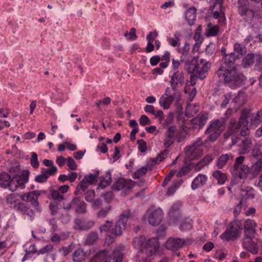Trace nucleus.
<instances>
[{
    "label": "nucleus",
    "instance_id": "774afa93",
    "mask_svg": "<svg viewBox=\"0 0 262 262\" xmlns=\"http://www.w3.org/2000/svg\"><path fill=\"white\" fill-rule=\"evenodd\" d=\"M252 169L255 172H258L262 169V158L259 159L258 161L253 165Z\"/></svg>",
    "mask_w": 262,
    "mask_h": 262
},
{
    "label": "nucleus",
    "instance_id": "c85d7f7f",
    "mask_svg": "<svg viewBox=\"0 0 262 262\" xmlns=\"http://www.w3.org/2000/svg\"><path fill=\"white\" fill-rule=\"evenodd\" d=\"M214 159L212 155H206L199 162L197 163L195 166L194 170L195 171H200L205 166L208 165Z\"/></svg>",
    "mask_w": 262,
    "mask_h": 262
},
{
    "label": "nucleus",
    "instance_id": "a18cd8bd",
    "mask_svg": "<svg viewBox=\"0 0 262 262\" xmlns=\"http://www.w3.org/2000/svg\"><path fill=\"white\" fill-rule=\"evenodd\" d=\"M123 256L124 254L121 251L119 250L114 251L112 253L113 262H122Z\"/></svg>",
    "mask_w": 262,
    "mask_h": 262
},
{
    "label": "nucleus",
    "instance_id": "a19ab883",
    "mask_svg": "<svg viewBox=\"0 0 262 262\" xmlns=\"http://www.w3.org/2000/svg\"><path fill=\"white\" fill-rule=\"evenodd\" d=\"M254 54L253 53L248 54L242 60L243 64L244 67H247L254 63Z\"/></svg>",
    "mask_w": 262,
    "mask_h": 262
},
{
    "label": "nucleus",
    "instance_id": "aec40b11",
    "mask_svg": "<svg viewBox=\"0 0 262 262\" xmlns=\"http://www.w3.org/2000/svg\"><path fill=\"white\" fill-rule=\"evenodd\" d=\"M207 119V115L200 114L191 120L192 127L194 128H198L199 129L202 128L205 125Z\"/></svg>",
    "mask_w": 262,
    "mask_h": 262
},
{
    "label": "nucleus",
    "instance_id": "473e14b6",
    "mask_svg": "<svg viewBox=\"0 0 262 262\" xmlns=\"http://www.w3.org/2000/svg\"><path fill=\"white\" fill-rule=\"evenodd\" d=\"M243 245L245 249L253 254H256L258 252V247L252 239L250 241H244Z\"/></svg>",
    "mask_w": 262,
    "mask_h": 262
},
{
    "label": "nucleus",
    "instance_id": "c03bdc74",
    "mask_svg": "<svg viewBox=\"0 0 262 262\" xmlns=\"http://www.w3.org/2000/svg\"><path fill=\"white\" fill-rule=\"evenodd\" d=\"M252 155L253 157L262 156V143L255 144L252 150Z\"/></svg>",
    "mask_w": 262,
    "mask_h": 262
},
{
    "label": "nucleus",
    "instance_id": "5701e85b",
    "mask_svg": "<svg viewBox=\"0 0 262 262\" xmlns=\"http://www.w3.org/2000/svg\"><path fill=\"white\" fill-rule=\"evenodd\" d=\"M20 202L19 196L16 193H11L8 195L6 198V204L9 207L14 210Z\"/></svg>",
    "mask_w": 262,
    "mask_h": 262
},
{
    "label": "nucleus",
    "instance_id": "9b49d317",
    "mask_svg": "<svg viewBox=\"0 0 262 262\" xmlns=\"http://www.w3.org/2000/svg\"><path fill=\"white\" fill-rule=\"evenodd\" d=\"M146 215L149 224L153 226L159 225L163 217V211L159 208H149L146 213Z\"/></svg>",
    "mask_w": 262,
    "mask_h": 262
},
{
    "label": "nucleus",
    "instance_id": "412c9836",
    "mask_svg": "<svg viewBox=\"0 0 262 262\" xmlns=\"http://www.w3.org/2000/svg\"><path fill=\"white\" fill-rule=\"evenodd\" d=\"M14 210L16 211L23 214H27L31 219L34 217V212L33 210L31 209L27 205L21 202H19Z\"/></svg>",
    "mask_w": 262,
    "mask_h": 262
},
{
    "label": "nucleus",
    "instance_id": "dca6fc26",
    "mask_svg": "<svg viewBox=\"0 0 262 262\" xmlns=\"http://www.w3.org/2000/svg\"><path fill=\"white\" fill-rule=\"evenodd\" d=\"M185 244V241L181 238H169L165 244V247L168 250L177 251Z\"/></svg>",
    "mask_w": 262,
    "mask_h": 262
},
{
    "label": "nucleus",
    "instance_id": "58836bf2",
    "mask_svg": "<svg viewBox=\"0 0 262 262\" xmlns=\"http://www.w3.org/2000/svg\"><path fill=\"white\" fill-rule=\"evenodd\" d=\"M212 176L217 180L218 183L223 184L227 179V176L225 173L220 170H215L212 174Z\"/></svg>",
    "mask_w": 262,
    "mask_h": 262
},
{
    "label": "nucleus",
    "instance_id": "7ed1b4c3",
    "mask_svg": "<svg viewBox=\"0 0 262 262\" xmlns=\"http://www.w3.org/2000/svg\"><path fill=\"white\" fill-rule=\"evenodd\" d=\"M131 216L130 210H124L120 215L119 220L116 222L115 226L112 227L113 222L106 221L104 224L99 227L100 233L108 232L111 231L115 236L121 235L123 231L125 229L128 220Z\"/></svg>",
    "mask_w": 262,
    "mask_h": 262
},
{
    "label": "nucleus",
    "instance_id": "f3484780",
    "mask_svg": "<svg viewBox=\"0 0 262 262\" xmlns=\"http://www.w3.org/2000/svg\"><path fill=\"white\" fill-rule=\"evenodd\" d=\"M108 251L106 249L100 250L94 255L92 262H111L113 257L109 256Z\"/></svg>",
    "mask_w": 262,
    "mask_h": 262
},
{
    "label": "nucleus",
    "instance_id": "ddd939ff",
    "mask_svg": "<svg viewBox=\"0 0 262 262\" xmlns=\"http://www.w3.org/2000/svg\"><path fill=\"white\" fill-rule=\"evenodd\" d=\"M184 83V76L183 71H175L171 76L170 84L172 90L176 92L178 84L182 85Z\"/></svg>",
    "mask_w": 262,
    "mask_h": 262
},
{
    "label": "nucleus",
    "instance_id": "7c9ffc66",
    "mask_svg": "<svg viewBox=\"0 0 262 262\" xmlns=\"http://www.w3.org/2000/svg\"><path fill=\"white\" fill-rule=\"evenodd\" d=\"M174 99V96H167L166 95H163L159 100V104L164 109H168Z\"/></svg>",
    "mask_w": 262,
    "mask_h": 262
},
{
    "label": "nucleus",
    "instance_id": "c9c22d12",
    "mask_svg": "<svg viewBox=\"0 0 262 262\" xmlns=\"http://www.w3.org/2000/svg\"><path fill=\"white\" fill-rule=\"evenodd\" d=\"M99 239L98 232L92 231L89 233L85 238L84 244L86 245H92L96 243Z\"/></svg>",
    "mask_w": 262,
    "mask_h": 262
},
{
    "label": "nucleus",
    "instance_id": "8fccbe9b",
    "mask_svg": "<svg viewBox=\"0 0 262 262\" xmlns=\"http://www.w3.org/2000/svg\"><path fill=\"white\" fill-rule=\"evenodd\" d=\"M41 170L49 178L50 176L54 175L56 173L57 171V168L56 166H52L49 168H42Z\"/></svg>",
    "mask_w": 262,
    "mask_h": 262
},
{
    "label": "nucleus",
    "instance_id": "0eeeda50",
    "mask_svg": "<svg viewBox=\"0 0 262 262\" xmlns=\"http://www.w3.org/2000/svg\"><path fill=\"white\" fill-rule=\"evenodd\" d=\"M29 172L28 170L24 171L20 174H14L8 185V188L11 191H15L18 187L21 189L25 187V184L29 180Z\"/></svg>",
    "mask_w": 262,
    "mask_h": 262
},
{
    "label": "nucleus",
    "instance_id": "f03ea898",
    "mask_svg": "<svg viewBox=\"0 0 262 262\" xmlns=\"http://www.w3.org/2000/svg\"><path fill=\"white\" fill-rule=\"evenodd\" d=\"M215 74L220 81L231 85L239 86L246 80L245 76L238 72L235 67L226 68L219 67Z\"/></svg>",
    "mask_w": 262,
    "mask_h": 262
},
{
    "label": "nucleus",
    "instance_id": "bf43d9fd",
    "mask_svg": "<svg viewBox=\"0 0 262 262\" xmlns=\"http://www.w3.org/2000/svg\"><path fill=\"white\" fill-rule=\"evenodd\" d=\"M147 168L146 167H142L140 169L136 171L134 175L135 178H139L144 176L147 172Z\"/></svg>",
    "mask_w": 262,
    "mask_h": 262
},
{
    "label": "nucleus",
    "instance_id": "3c124183",
    "mask_svg": "<svg viewBox=\"0 0 262 262\" xmlns=\"http://www.w3.org/2000/svg\"><path fill=\"white\" fill-rule=\"evenodd\" d=\"M192 227V225L191 221L188 219H187L183 221L180 227V229L181 230H186L191 229Z\"/></svg>",
    "mask_w": 262,
    "mask_h": 262
},
{
    "label": "nucleus",
    "instance_id": "de8ad7c7",
    "mask_svg": "<svg viewBox=\"0 0 262 262\" xmlns=\"http://www.w3.org/2000/svg\"><path fill=\"white\" fill-rule=\"evenodd\" d=\"M31 154L30 164L33 168H37L39 166L37 155L34 152H32Z\"/></svg>",
    "mask_w": 262,
    "mask_h": 262
},
{
    "label": "nucleus",
    "instance_id": "393cba45",
    "mask_svg": "<svg viewBox=\"0 0 262 262\" xmlns=\"http://www.w3.org/2000/svg\"><path fill=\"white\" fill-rule=\"evenodd\" d=\"M230 160H233V156L231 153L222 154L216 160V166L219 169H222Z\"/></svg>",
    "mask_w": 262,
    "mask_h": 262
},
{
    "label": "nucleus",
    "instance_id": "6e6552de",
    "mask_svg": "<svg viewBox=\"0 0 262 262\" xmlns=\"http://www.w3.org/2000/svg\"><path fill=\"white\" fill-rule=\"evenodd\" d=\"M203 145L202 138H198L191 145H188L184 148V152L190 160L197 159L203 154V150L200 148Z\"/></svg>",
    "mask_w": 262,
    "mask_h": 262
},
{
    "label": "nucleus",
    "instance_id": "09e8293b",
    "mask_svg": "<svg viewBox=\"0 0 262 262\" xmlns=\"http://www.w3.org/2000/svg\"><path fill=\"white\" fill-rule=\"evenodd\" d=\"M191 169V165H188L183 166L177 173L178 177H182L189 173Z\"/></svg>",
    "mask_w": 262,
    "mask_h": 262
},
{
    "label": "nucleus",
    "instance_id": "4d7b16f0",
    "mask_svg": "<svg viewBox=\"0 0 262 262\" xmlns=\"http://www.w3.org/2000/svg\"><path fill=\"white\" fill-rule=\"evenodd\" d=\"M193 39L196 41L194 44L195 48H199L202 43L204 37L202 34H194Z\"/></svg>",
    "mask_w": 262,
    "mask_h": 262
},
{
    "label": "nucleus",
    "instance_id": "052dcab7",
    "mask_svg": "<svg viewBox=\"0 0 262 262\" xmlns=\"http://www.w3.org/2000/svg\"><path fill=\"white\" fill-rule=\"evenodd\" d=\"M234 51L238 53L236 55V58H239V56H242L245 53L244 49L242 47L241 45L239 43H235L234 46Z\"/></svg>",
    "mask_w": 262,
    "mask_h": 262
},
{
    "label": "nucleus",
    "instance_id": "6ab92c4d",
    "mask_svg": "<svg viewBox=\"0 0 262 262\" xmlns=\"http://www.w3.org/2000/svg\"><path fill=\"white\" fill-rule=\"evenodd\" d=\"M132 181L126 180L123 178L119 179L114 184V188L117 190L123 189L125 191L129 190L133 187Z\"/></svg>",
    "mask_w": 262,
    "mask_h": 262
},
{
    "label": "nucleus",
    "instance_id": "f704fd0d",
    "mask_svg": "<svg viewBox=\"0 0 262 262\" xmlns=\"http://www.w3.org/2000/svg\"><path fill=\"white\" fill-rule=\"evenodd\" d=\"M199 111V106L197 104H188L185 109V115L187 117H193Z\"/></svg>",
    "mask_w": 262,
    "mask_h": 262
},
{
    "label": "nucleus",
    "instance_id": "e433bc0d",
    "mask_svg": "<svg viewBox=\"0 0 262 262\" xmlns=\"http://www.w3.org/2000/svg\"><path fill=\"white\" fill-rule=\"evenodd\" d=\"M252 145V142L250 139L246 138L243 140L240 145L239 149L240 154H245L250 151V149Z\"/></svg>",
    "mask_w": 262,
    "mask_h": 262
},
{
    "label": "nucleus",
    "instance_id": "69168bd1",
    "mask_svg": "<svg viewBox=\"0 0 262 262\" xmlns=\"http://www.w3.org/2000/svg\"><path fill=\"white\" fill-rule=\"evenodd\" d=\"M67 165L71 170H76L77 168V164L74 159L71 157H68L67 159Z\"/></svg>",
    "mask_w": 262,
    "mask_h": 262
},
{
    "label": "nucleus",
    "instance_id": "e2e57ef3",
    "mask_svg": "<svg viewBox=\"0 0 262 262\" xmlns=\"http://www.w3.org/2000/svg\"><path fill=\"white\" fill-rule=\"evenodd\" d=\"M137 143L139 145L138 149L141 152H144L147 150L146 143L143 139L138 140Z\"/></svg>",
    "mask_w": 262,
    "mask_h": 262
},
{
    "label": "nucleus",
    "instance_id": "6e6d98bb",
    "mask_svg": "<svg viewBox=\"0 0 262 262\" xmlns=\"http://www.w3.org/2000/svg\"><path fill=\"white\" fill-rule=\"evenodd\" d=\"M50 209L51 211V215H55L57 213L58 208V204L56 201H51L50 204Z\"/></svg>",
    "mask_w": 262,
    "mask_h": 262
},
{
    "label": "nucleus",
    "instance_id": "79ce46f5",
    "mask_svg": "<svg viewBox=\"0 0 262 262\" xmlns=\"http://www.w3.org/2000/svg\"><path fill=\"white\" fill-rule=\"evenodd\" d=\"M167 41L172 47L179 46L180 45V34H175L173 37L168 38Z\"/></svg>",
    "mask_w": 262,
    "mask_h": 262
},
{
    "label": "nucleus",
    "instance_id": "5fc2aeb1",
    "mask_svg": "<svg viewBox=\"0 0 262 262\" xmlns=\"http://www.w3.org/2000/svg\"><path fill=\"white\" fill-rule=\"evenodd\" d=\"M182 182H177L174 183L167 190V194L168 195H170L173 194L177 188L181 185Z\"/></svg>",
    "mask_w": 262,
    "mask_h": 262
},
{
    "label": "nucleus",
    "instance_id": "f257e3e1",
    "mask_svg": "<svg viewBox=\"0 0 262 262\" xmlns=\"http://www.w3.org/2000/svg\"><path fill=\"white\" fill-rule=\"evenodd\" d=\"M211 63L204 59H201L198 62V58L193 57L191 60H187L185 62V68L191 74V85L196 84L198 79L203 80L210 68Z\"/></svg>",
    "mask_w": 262,
    "mask_h": 262
},
{
    "label": "nucleus",
    "instance_id": "72a5a7b5",
    "mask_svg": "<svg viewBox=\"0 0 262 262\" xmlns=\"http://www.w3.org/2000/svg\"><path fill=\"white\" fill-rule=\"evenodd\" d=\"M179 210V206L178 204H173L171 207V209L169 212V215L170 217V220L173 223L176 222L179 220L180 215Z\"/></svg>",
    "mask_w": 262,
    "mask_h": 262
},
{
    "label": "nucleus",
    "instance_id": "2eb2a0df",
    "mask_svg": "<svg viewBox=\"0 0 262 262\" xmlns=\"http://www.w3.org/2000/svg\"><path fill=\"white\" fill-rule=\"evenodd\" d=\"M239 129L240 127L238 125L236 120L234 118H231L227 125V129L223 135L224 138L227 139L230 136H235Z\"/></svg>",
    "mask_w": 262,
    "mask_h": 262
},
{
    "label": "nucleus",
    "instance_id": "4be33fe9",
    "mask_svg": "<svg viewBox=\"0 0 262 262\" xmlns=\"http://www.w3.org/2000/svg\"><path fill=\"white\" fill-rule=\"evenodd\" d=\"M241 201L242 202H244V201H246L248 199H253L255 196L253 188L245 186H242L241 189Z\"/></svg>",
    "mask_w": 262,
    "mask_h": 262
},
{
    "label": "nucleus",
    "instance_id": "423d86ee",
    "mask_svg": "<svg viewBox=\"0 0 262 262\" xmlns=\"http://www.w3.org/2000/svg\"><path fill=\"white\" fill-rule=\"evenodd\" d=\"M238 12L246 21L250 23L254 17L256 11L251 7L249 0H238Z\"/></svg>",
    "mask_w": 262,
    "mask_h": 262
},
{
    "label": "nucleus",
    "instance_id": "4468645a",
    "mask_svg": "<svg viewBox=\"0 0 262 262\" xmlns=\"http://www.w3.org/2000/svg\"><path fill=\"white\" fill-rule=\"evenodd\" d=\"M74 223V229L80 231H88L92 229L95 224L94 221H83L80 219H75Z\"/></svg>",
    "mask_w": 262,
    "mask_h": 262
},
{
    "label": "nucleus",
    "instance_id": "864d4df0",
    "mask_svg": "<svg viewBox=\"0 0 262 262\" xmlns=\"http://www.w3.org/2000/svg\"><path fill=\"white\" fill-rule=\"evenodd\" d=\"M111 207L110 206L106 207L101 209L97 213V216L99 218L105 217L108 212L111 210Z\"/></svg>",
    "mask_w": 262,
    "mask_h": 262
},
{
    "label": "nucleus",
    "instance_id": "b1692460",
    "mask_svg": "<svg viewBox=\"0 0 262 262\" xmlns=\"http://www.w3.org/2000/svg\"><path fill=\"white\" fill-rule=\"evenodd\" d=\"M236 56L234 53H231L229 54H225L224 56V62L220 67L233 68Z\"/></svg>",
    "mask_w": 262,
    "mask_h": 262
},
{
    "label": "nucleus",
    "instance_id": "4c0bfd02",
    "mask_svg": "<svg viewBox=\"0 0 262 262\" xmlns=\"http://www.w3.org/2000/svg\"><path fill=\"white\" fill-rule=\"evenodd\" d=\"M11 177L6 172H4L0 175V186L4 188H7Z\"/></svg>",
    "mask_w": 262,
    "mask_h": 262
},
{
    "label": "nucleus",
    "instance_id": "f8f14e48",
    "mask_svg": "<svg viewBox=\"0 0 262 262\" xmlns=\"http://www.w3.org/2000/svg\"><path fill=\"white\" fill-rule=\"evenodd\" d=\"M159 248V243L158 239L155 238L149 239L145 243L144 248V256L146 258L152 256L158 250Z\"/></svg>",
    "mask_w": 262,
    "mask_h": 262
},
{
    "label": "nucleus",
    "instance_id": "37998d69",
    "mask_svg": "<svg viewBox=\"0 0 262 262\" xmlns=\"http://www.w3.org/2000/svg\"><path fill=\"white\" fill-rule=\"evenodd\" d=\"M168 154V150L165 149L162 151L156 159H153L152 163H154L155 164H159L161 161H162L166 157Z\"/></svg>",
    "mask_w": 262,
    "mask_h": 262
},
{
    "label": "nucleus",
    "instance_id": "a211bd4d",
    "mask_svg": "<svg viewBox=\"0 0 262 262\" xmlns=\"http://www.w3.org/2000/svg\"><path fill=\"white\" fill-rule=\"evenodd\" d=\"M72 204L73 208L76 213L81 214L86 212V205L85 203L79 198H74L72 200Z\"/></svg>",
    "mask_w": 262,
    "mask_h": 262
},
{
    "label": "nucleus",
    "instance_id": "0e129e2a",
    "mask_svg": "<svg viewBox=\"0 0 262 262\" xmlns=\"http://www.w3.org/2000/svg\"><path fill=\"white\" fill-rule=\"evenodd\" d=\"M51 195L54 199L53 201L57 202V201H61L64 199L63 196L60 194L59 191L58 190H52L51 191Z\"/></svg>",
    "mask_w": 262,
    "mask_h": 262
},
{
    "label": "nucleus",
    "instance_id": "603ef678",
    "mask_svg": "<svg viewBox=\"0 0 262 262\" xmlns=\"http://www.w3.org/2000/svg\"><path fill=\"white\" fill-rule=\"evenodd\" d=\"M255 226L256 224L254 221L251 220L250 219H247L245 222L244 229L255 230Z\"/></svg>",
    "mask_w": 262,
    "mask_h": 262
},
{
    "label": "nucleus",
    "instance_id": "13d9d810",
    "mask_svg": "<svg viewBox=\"0 0 262 262\" xmlns=\"http://www.w3.org/2000/svg\"><path fill=\"white\" fill-rule=\"evenodd\" d=\"M48 179V178L46 176V174L44 173L41 170L40 174L35 177V181L36 182L42 183L46 182L47 181Z\"/></svg>",
    "mask_w": 262,
    "mask_h": 262
},
{
    "label": "nucleus",
    "instance_id": "bb28decb",
    "mask_svg": "<svg viewBox=\"0 0 262 262\" xmlns=\"http://www.w3.org/2000/svg\"><path fill=\"white\" fill-rule=\"evenodd\" d=\"M207 181V177L202 174H199L192 181L191 188L194 190L204 185Z\"/></svg>",
    "mask_w": 262,
    "mask_h": 262
},
{
    "label": "nucleus",
    "instance_id": "cd10ccee",
    "mask_svg": "<svg viewBox=\"0 0 262 262\" xmlns=\"http://www.w3.org/2000/svg\"><path fill=\"white\" fill-rule=\"evenodd\" d=\"M250 113L247 109H244L242 111L239 120L237 122L238 125L240 128L242 127L248 126L249 124L248 118H250Z\"/></svg>",
    "mask_w": 262,
    "mask_h": 262
},
{
    "label": "nucleus",
    "instance_id": "a878e982",
    "mask_svg": "<svg viewBox=\"0 0 262 262\" xmlns=\"http://www.w3.org/2000/svg\"><path fill=\"white\" fill-rule=\"evenodd\" d=\"M249 171V167L246 165L238 166L236 169L232 168V172L241 179L246 178Z\"/></svg>",
    "mask_w": 262,
    "mask_h": 262
},
{
    "label": "nucleus",
    "instance_id": "c756f323",
    "mask_svg": "<svg viewBox=\"0 0 262 262\" xmlns=\"http://www.w3.org/2000/svg\"><path fill=\"white\" fill-rule=\"evenodd\" d=\"M88 256V253L87 252H84L81 249H78L73 253L72 259L74 262H81L85 260Z\"/></svg>",
    "mask_w": 262,
    "mask_h": 262
},
{
    "label": "nucleus",
    "instance_id": "ea45409f",
    "mask_svg": "<svg viewBox=\"0 0 262 262\" xmlns=\"http://www.w3.org/2000/svg\"><path fill=\"white\" fill-rule=\"evenodd\" d=\"M89 185H90L86 181L82 179L80 183L77 186L76 189L74 192L75 194L78 195L82 194L86 190Z\"/></svg>",
    "mask_w": 262,
    "mask_h": 262
},
{
    "label": "nucleus",
    "instance_id": "338daca9",
    "mask_svg": "<svg viewBox=\"0 0 262 262\" xmlns=\"http://www.w3.org/2000/svg\"><path fill=\"white\" fill-rule=\"evenodd\" d=\"M176 127L175 126H171L168 128V130L166 133V136L173 139L176 135Z\"/></svg>",
    "mask_w": 262,
    "mask_h": 262
},
{
    "label": "nucleus",
    "instance_id": "39448f33",
    "mask_svg": "<svg viewBox=\"0 0 262 262\" xmlns=\"http://www.w3.org/2000/svg\"><path fill=\"white\" fill-rule=\"evenodd\" d=\"M241 221L235 220L229 224L225 231L221 235V238L227 241H233L239 237L242 230Z\"/></svg>",
    "mask_w": 262,
    "mask_h": 262
},
{
    "label": "nucleus",
    "instance_id": "1a4fd4ad",
    "mask_svg": "<svg viewBox=\"0 0 262 262\" xmlns=\"http://www.w3.org/2000/svg\"><path fill=\"white\" fill-rule=\"evenodd\" d=\"M41 191L35 190L27 193H23L20 198L23 201L29 203L32 207L37 212H41V207L38 202V199L40 195Z\"/></svg>",
    "mask_w": 262,
    "mask_h": 262
},
{
    "label": "nucleus",
    "instance_id": "9d476101",
    "mask_svg": "<svg viewBox=\"0 0 262 262\" xmlns=\"http://www.w3.org/2000/svg\"><path fill=\"white\" fill-rule=\"evenodd\" d=\"M146 242V238L144 236L136 237L134 239L133 241L134 246L139 250L136 257V262H150V259L144 256L143 249Z\"/></svg>",
    "mask_w": 262,
    "mask_h": 262
},
{
    "label": "nucleus",
    "instance_id": "49530a36",
    "mask_svg": "<svg viewBox=\"0 0 262 262\" xmlns=\"http://www.w3.org/2000/svg\"><path fill=\"white\" fill-rule=\"evenodd\" d=\"M244 241H250L253 239L255 237V230H245L244 229Z\"/></svg>",
    "mask_w": 262,
    "mask_h": 262
},
{
    "label": "nucleus",
    "instance_id": "2f4dec72",
    "mask_svg": "<svg viewBox=\"0 0 262 262\" xmlns=\"http://www.w3.org/2000/svg\"><path fill=\"white\" fill-rule=\"evenodd\" d=\"M196 9L192 7L186 11L185 19L189 25H193L196 19Z\"/></svg>",
    "mask_w": 262,
    "mask_h": 262
},
{
    "label": "nucleus",
    "instance_id": "680f3d73",
    "mask_svg": "<svg viewBox=\"0 0 262 262\" xmlns=\"http://www.w3.org/2000/svg\"><path fill=\"white\" fill-rule=\"evenodd\" d=\"M231 98V95L230 93H227L224 95V99L221 104V106L222 108H225L227 106V104L229 103V102Z\"/></svg>",
    "mask_w": 262,
    "mask_h": 262
},
{
    "label": "nucleus",
    "instance_id": "20e7f679",
    "mask_svg": "<svg viewBox=\"0 0 262 262\" xmlns=\"http://www.w3.org/2000/svg\"><path fill=\"white\" fill-rule=\"evenodd\" d=\"M225 123L220 119L213 120L210 122L205 133L209 135L205 142H213L217 140L224 130Z\"/></svg>",
    "mask_w": 262,
    "mask_h": 262
}]
</instances>
